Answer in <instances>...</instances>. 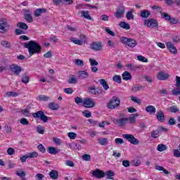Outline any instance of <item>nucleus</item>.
Here are the masks:
<instances>
[{"instance_id":"1","label":"nucleus","mask_w":180,"mask_h":180,"mask_svg":"<svg viewBox=\"0 0 180 180\" xmlns=\"http://www.w3.org/2000/svg\"><path fill=\"white\" fill-rule=\"evenodd\" d=\"M25 49H28L29 55L32 57L34 54L41 53V46L34 41H30L24 44Z\"/></svg>"},{"instance_id":"2","label":"nucleus","mask_w":180,"mask_h":180,"mask_svg":"<svg viewBox=\"0 0 180 180\" xmlns=\"http://www.w3.org/2000/svg\"><path fill=\"white\" fill-rule=\"evenodd\" d=\"M120 41L122 44H124L125 46H127L128 47H131V49H133L134 47H136V46H137V41H136L134 39L122 37L120 39Z\"/></svg>"},{"instance_id":"3","label":"nucleus","mask_w":180,"mask_h":180,"mask_svg":"<svg viewBox=\"0 0 180 180\" xmlns=\"http://www.w3.org/2000/svg\"><path fill=\"white\" fill-rule=\"evenodd\" d=\"M120 105V98L119 97L113 96L108 102L107 108L108 109H116Z\"/></svg>"},{"instance_id":"4","label":"nucleus","mask_w":180,"mask_h":180,"mask_svg":"<svg viewBox=\"0 0 180 180\" xmlns=\"http://www.w3.org/2000/svg\"><path fill=\"white\" fill-rule=\"evenodd\" d=\"M9 22H8V19L1 18L0 19V33H6L9 30Z\"/></svg>"},{"instance_id":"5","label":"nucleus","mask_w":180,"mask_h":180,"mask_svg":"<svg viewBox=\"0 0 180 180\" xmlns=\"http://www.w3.org/2000/svg\"><path fill=\"white\" fill-rule=\"evenodd\" d=\"M88 92L91 95H95L96 96H99L103 94V89L101 87H97L95 86H91L88 87Z\"/></svg>"},{"instance_id":"6","label":"nucleus","mask_w":180,"mask_h":180,"mask_svg":"<svg viewBox=\"0 0 180 180\" xmlns=\"http://www.w3.org/2000/svg\"><path fill=\"white\" fill-rule=\"evenodd\" d=\"M32 116L34 119H40L44 123H47V122H49V117L44 115V112L42 110L33 113Z\"/></svg>"},{"instance_id":"7","label":"nucleus","mask_w":180,"mask_h":180,"mask_svg":"<svg viewBox=\"0 0 180 180\" xmlns=\"http://www.w3.org/2000/svg\"><path fill=\"white\" fill-rule=\"evenodd\" d=\"M123 139H125V140H127L131 144H133L134 146H137V144L140 143V141L139 139H136L134 136L131 134H123L122 135Z\"/></svg>"},{"instance_id":"8","label":"nucleus","mask_w":180,"mask_h":180,"mask_svg":"<svg viewBox=\"0 0 180 180\" xmlns=\"http://www.w3.org/2000/svg\"><path fill=\"white\" fill-rule=\"evenodd\" d=\"M145 25L148 27H151V28L158 27V21L153 18L147 19V20H145Z\"/></svg>"},{"instance_id":"9","label":"nucleus","mask_w":180,"mask_h":180,"mask_svg":"<svg viewBox=\"0 0 180 180\" xmlns=\"http://www.w3.org/2000/svg\"><path fill=\"white\" fill-rule=\"evenodd\" d=\"M125 11L126 8L124 6H119L117 8V11L115 13V18H117V19L123 18Z\"/></svg>"},{"instance_id":"10","label":"nucleus","mask_w":180,"mask_h":180,"mask_svg":"<svg viewBox=\"0 0 180 180\" xmlns=\"http://www.w3.org/2000/svg\"><path fill=\"white\" fill-rule=\"evenodd\" d=\"M10 70L13 72L14 75L17 77L20 76V72H22V67L18 65H10Z\"/></svg>"},{"instance_id":"11","label":"nucleus","mask_w":180,"mask_h":180,"mask_svg":"<svg viewBox=\"0 0 180 180\" xmlns=\"http://www.w3.org/2000/svg\"><path fill=\"white\" fill-rule=\"evenodd\" d=\"M83 106L84 108H94L95 106V101H93L91 98H84Z\"/></svg>"},{"instance_id":"12","label":"nucleus","mask_w":180,"mask_h":180,"mask_svg":"<svg viewBox=\"0 0 180 180\" xmlns=\"http://www.w3.org/2000/svg\"><path fill=\"white\" fill-rule=\"evenodd\" d=\"M92 175L95 178H97V179H102V178H105V172L99 169H96L93 172Z\"/></svg>"},{"instance_id":"13","label":"nucleus","mask_w":180,"mask_h":180,"mask_svg":"<svg viewBox=\"0 0 180 180\" xmlns=\"http://www.w3.org/2000/svg\"><path fill=\"white\" fill-rule=\"evenodd\" d=\"M90 47L91 50H94V51H101L102 50V47L103 46L102 45V42H93L91 45Z\"/></svg>"},{"instance_id":"14","label":"nucleus","mask_w":180,"mask_h":180,"mask_svg":"<svg viewBox=\"0 0 180 180\" xmlns=\"http://www.w3.org/2000/svg\"><path fill=\"white\" fill-rule=\"evenodd\" d=\"M167 49L170 51V53H172V54H177L178 50L172 44V42L168 41L166 43Z\"/></svg>"},{"instance_id":"15","label":"nucleus","mask_w":180,"mask_h":180,"mask_svg":"<svg viewBox=\"0 0 180 180\" xmlns=\"http://www.w3.org/2000/svg\"><path fill=\"white\" fill-rule=\"evenodd\" d=\"M170 77L169 74L165 72H160L158 74L157 78L160 81H166V79H168Z\"/></svg>"},{"instance_id":"16","label":"nucleus","mask_w":180,"mask_h":180,"mask_svg":"<svg viewBox=\"0 0 180 180\" xmlns=\"http://www.w3.org/2000/svg\"><path fill=\"white\" fill-rule=\"evenodd\" d=\"M79 79H86L89 77V73L86 70H81L77 72Z\"/></svg>"},{"instance_id":"17","label":"nucleus","mask_w":180,"mask_h":180,"mask_svg":"<svg viewBox=\"0 0 180 180\" xmlns=\"http://www.w3.org/2000/svg\"><path fill=\"white\" fill-rule=\"evenodd\" d=\"M25 13L24 18L26 22H27V23H32V22H33V17L32 16L30 11L29 10H25Z\"/></svg>"},{"instance_id":"18","label":"nucleus","mask_w":180,"mask_h":180,"mask_svg":"<svg viewBox=\"0 0 180 180\" xmlns=\"http://www.w3.org/2000/svg\"><path fill=\"white\" fill-rule=\"evenodd\" d=\"M79 15L82 16V18H85V19H88V20H91L92 17L89 15V11H79Z\"/></svg>"},{"instance_id":"19","label":"nucleus","mask_w":180,"mask_h":180,"mask_svg":"<svg viewBox=\"0 0 180 180\" xmlns=\"http://www.w3.org/2000/svg\"><path fill=\"white\" fill-rule=\"evenodd\" d=\"M156 117H157L158 122H165V115H164V112H162V110H160L157 113Z\"/></svg>"},{"instance_id":"20","label":"nucleus","mask_w":180,"mask_h":180,"mask_svg":"<svg viewBox=\"0 0 180 180\" xmlns=\"http://www.w3.org/2000/svg\"><path fill=\"white\" fill-rule=\"evenodd\" d=\"M46 12H47L46 8H37L35 10L34 15L36 18H39L41 16V13H46Z\"/></svg>"},{"instance_id":"21","label":"nucleus","mask_w":180,"mask_h":180,"mask_svg":"<svg viewBox=\"0 0 180 180\" xmlns=\"http://www.w3.org/2000/svg\"><path fill=\"white\" fill-rule=\"evenodd\" d=\"M145 110L147 113H149V115H153V113H155L157 112V109L154 105L146 106Z\"/></svg>"},{"instance_id":"22","label":"nucleus","mask_w":180,"mask_h":180,"mask_svg":"<svg viewBox=\"0 0 180 180\" xmlns=\"http://www.w3.org/2000/svg\"><path fill=\"white\" fill-rule=\"evenodd\" d=\"M128 119L127 118H121L115 120L116 123H117L120 127H123L127 123Z\"/></svg>"},{"instance_id":"23","label":"nucleus","mask_w":180,"mask_h":180,"mask_svg":"<svg viewBox=\"0 0 180 180\" xmlns=\"http://www.w3.org/2000/svg\"><path fill=\"white\" fill-rule=\"evenodd\" d=\"M115 175V172L112 170H108L105 172V176L106 179H112L114 180L113 176Z\"/></svg>"},{"instance_id":"24","label":"nucleus","mask_w":180,"mask_h":180,"mask_svg":"<svg viewBox=\"0 0 180 180\" xmlns=\"http://www.w3.org/2000/svg\"><path fill=\"white\" fill-rule=\"evenodd\" d=\"M126 67L128 68V70H131V71H136V70H139V68H141V65H136L131 63L127 64Z\"/></svg>"},{"instance_id":"25","label":"nucleus","mask_w":180,"mask_h":180,"mask_svg":"<svg viewBox=\"0 0 180 180\" xmlns=\"http://www.w3.org/2000/svg\"><path fill=\"white\" fill-rule=\"evenodd\" d=\"M98 141L100 146H108L109 144V141L108 140V138H98Z\"/></svg>"},{"instance_id":"26","label":"nucleus","mask_w":180,"mask_h":180,"mask_svg":"<svg viewBox=\"0 0 180 180\" xmlns=\"http://www.w3.org/2000/svg\"><path fill=\"white\" fill-rule=\"evenodd\" d=\"M98 81L105 91H108V89H109V84H108V82L106 80L104 79H101Z\"/></svg>"},{"instance_id":"27","label":"nucleus","mask_w":180,"mask_h":180,"mask_svg":"<svg viewBox=\"0 0 180 180\" xmlns=\"http://www.w3.org/2000/svg\"><path fill=\"white\" fill-rule=\"evenodd\" d=\"M122 79L124 81H129L131 79V74L127 71H125L122 73Z\"/></svg>"},{"instance_id":"28","label":"nucleus","mask_w":180,"mask_h":180,"mask_svg":"<svg viewBox=\"0 0 180 180\" xmlns=\"http://www.w3.org/2000/svg\"><path fill=\"white\" fill-rule=\"evenodd\" d=\"M17 27H18V29H21L22 30H27V29H29V26L23 22H18Z\"/></svg>"},{"instance_id":"29","label":"nucleus","mask_w":180,"mask_h":180,"mask_svg":"<svg viewBox=\"0 0 180 180\" xmlns=\"http://www.w3.org/2000/svg\"><path fill=\"white\" fill-rule=\"evenodd\" d=\"M30 81V77H29V75H27V74H23L22 76V79H21V82H22V84H29V82Z\"/></svg>"},{"instance_id":"30","label":"nucleus","mask_w":180,"mask_h":180,"mask_svg":"<svg viewBox=\"0 0 180 180\" xmlns=\"http://www.w3.org/2000/svg\"><path fill=\"white\" fill-rule=\"evenodd\" d=\"M49 176L51 179H58V172L57 170H51L49 172Z\"/></svg>"},{"instance_id":"31","label":"nucleus","mask_w":180,"mask_h":180,"mask_svg":"<svg viewBox=\"0 0 180 180\" xmlns=\"http://www.w3.org/2000/svg\"><path fill=\"white\" fill-rule=\"evenodd\" d=\"M119 26L122 29H125V30H130V25L124 21H122L120 22Z\"/></svg>"},{"instance_id":"32","label":"nucleus","mask_w":180,"mask_h":180,"mask_svg":"<svg viewBox=\"0 0 180 180\" xmlns=\"http://www.w3.org/2000/svg\"><path fill=\"white\" fill-rule=\"evenodd\" d=\"M48 108L51 109V110H58V104L56 103H49Z\"/></svg>"},{"instance_id":"33","label":"nucleus","mask_w":180,"mask_h":180,"mask_svg":"<svg viewBox=\"0 0 180 180\" xmlns=\"http://www.w3.org/2000/svg\"><path fill=\"white\" fill-rule=\"evenodd\" d=\"M155 169H157V171H162L166 175H168V174H169V172L165 169V168H164L162 166L156 165L155 166Z\"/></svg>"},{"instance_id":"34","label":"nucleus","mask_w":180,"mask_h":180,"mask_svg":"<svg viewBox=\"0 0 180 180\" xmlns=\"http://www.w3.org/2000/svg\"><path fill=\"white\" fill-rule=\"evenodd\" d=\"M160 133H161V131H160V129L154 130L151 133V137L153 139H158L160 137Z\"/></svg>"},{"instance_id":"35","label":"nucleus","mask_w":180,"mask_h":180,"mask_svg":"<svg viewBox=\"0 0 180 180\" xmlns=\"http://www.w3.org/2000/svg\"><path fill=\"white\" fill-rule=\"evenodd\" d=\"M48 153H49V154L55 155V154H58V150L55 147L51 146L48 148Z\"/></svg>"},{"instance_id":"36","label":"nucleus","mask_w":180,"mask_h":180,"mask_svg":"<svg viewBox=\"0 0 180 180\" xmlns=\"http://www.w3.org/2000/svg\"><path fill=\"white\" fill-rule=\"evenodd\" d=\"M172 94L174 96H180V87H175L172 90Z\"/></svg>"},{"instance_id":"37","label":"nucleus","mask_w":180,"mask_h":180,"mask_svg":"<svg viewBox=\"0 0 180 180\" xmlns=\"http://www.w3.org/2000/svg\"><path fill=\"white\" fill-rule=\"evenodd\" d=\"M126 18H127V19L128 20H134V15H133V11H128L126 13Z\"/></svg>"},{"instance_id":"38","label":"nucleus","mask_w":180,"mask_h":180,"mask_svg":"<svg viewBox=\"0 0 180 180\" xmlns=\"http://www.w3.org/2000/svg\"><path fill=\"white\" fill-rule=\"evenodd\" d=\"M167 146L161 143L158 145L157 150L158 151H160V153H162V151H165L167 150Z\"/></svg>"},{"instance_id":"39","label":"nucleus","mask_w":180,"mask_h":180,"mask_svg":"<svg viewBox=\"0 0 180 180\" xmlns=\"http://www.w3.org/2000/svg\"><path fill=\"white\" fill-rule=\"evenodd\" d=\"M161 16L162 19H165V20L169 21L171 20V15H169V14L164 12V13H161Z\"/></svg>"},{"instance_id":"40","label":"nucleus","mask_w":180,"mask_h":180,"mask_svg":"<svg viewBox=\"0 0 180 180\" xmlns=\"http://www.w3.org/2000/svg\"><path fill=\"white\" fill-rule=\"evenodd\" d=\"M150 15H151V13L148 11H143L141 12V18H145L146 19H147Z\"/></svg>"},{"instance_id":"41","label":"nucleus","mask_w":180,"mask_h":180,"mask_svg":"<svg viewBox=\"0 0 180 180\" xmlns=\"http://www.w3.org/2000/svg\"><path fill=\"white\" fill-rule=\"evenodd\" d=\"M1 44L3 47H5L6 49L11 48V42L4 40L1 41Z\"/></svg>"},{"instance_id":"42","label":"nucleus","mask_w":180,"mask_h":180,"mask_svg":"<svg viewBox=\"0 0 180 180\" xmlns=\"http://www.w3.org/2000/svg\"><path fill=\"white\" fill-rule=\"evenodd\" d=\"M70 41H72L75 44H77L78 46H82V41L80 39H77L74 37H72L70 39Z\"/></svg>"},{"instance_id":"43","label":"nucleus","mask_w":180,"mask_h":180,"mask_svg":"<svg viewBox=\"0 0 180 180\" xmlns=\"http://www.w3.org/2000/svg\"><path fill=\"white\" fill-rule=\"evenodd\" d=\"M112 81H115L117 84H122V77L120 75H115L112 77Z\"/></svg>"},{"instance_id":"44","label":"nucleus","mask_w":180,"mask_h":180,"mask_svg":"<svg viewBox=\"0 0 180 180\" xmlns=\"http://www.w3.org/2000/svg\"><path fill=\"white\" fill-rule=\"evenodd\" d=\"M6 96H8V98H11V96L13 98H15V96H18L19 93L13 92V91H8L6 93Z\"/></svg>"},{"instance_id":"45","label":"nucleus","mask_w":180,"mask_h":180,"mask_svg":"<svg viewBox=\"0 0 180 180\" xmlns=\"http://www.w3.org/2000/svg\"><path fill=\"white\" fill-rule=\"evenodd\" d=\"M28 158H37L39 153L37 152L29 153L27 154Z\"/></svg>"},{"instance_id":"46","label":"nucleus","mask_w":180,"mask_h":180,"mask_svg":"<svg viewBox=\"0 0 180 180\" xmlns=\"http://www.w3.org/2000/svg\"><path fill=\"white\" fill-rule=\"evenodd\" d=\"M39 100L44 101V102H48V101H50V97L46 95H40L39 96Z\"/></svg>"},{"instance_id":"47","label":"nucleus","mask_w":180,"mask_h":180,"mask_svg":"<svg viewBox=\"0 0 180 180\" xmlns=\"http://www.w3.org/2000/svg\"><path fill=\"white\" fill-rule=\"evenodd\" d=\"M169 112L171 113H177V112H179V109L176 107V105H173L169 108Z\"/></svg>"},{"instance_id":"48","label":"nucleus","mask_w":180,"mask_h":180,"mask_svg":"<svg viewBox=\"0 0 180 180\" xmlns=\"http://www.w3.org/2000/svg\"><path fill=\"white\" fill-rule=\"evenodd\" d=\"M37 131L39 134H44V127L39 125L38 127H37Z\"/></svg>"},{"instance_id":"49","label":"nucleus","mask_w":180,"mask_h":180,"mask_svg":"<svg viewBox=\"0 0 180 180\" xmlns=\"http://www.w3.org/2000/svg\"><path fill=\"white\" fill-rule=\"evenodd\" d=\"M75 64L79 67H84V60L81 59H76L75 60Z\"/></svg>"},{"instance_id":"50","label":"nucleus","mask_w":180,"mask_h":180,"mask_svg":"<svg viewBox=\"0 0 180 180\" xmlns=\"http://www.w3.org/2000/svg\"><path fill=\"white\" fill-rule=\"evenodd\" d=\"M4 130L7 134H12V127H11L9 125H5Z\"/></svg>"},{"instance_id":"51","label":"nucleus","mask_w":180,"mask_h":180,"mask_svg":"<svg viewBox=\"0 0 180 180\" xmlns=\"http://www.w3.org/2000/svg\"><path fill=\"white\" fill-rule=\"evenodd\" d=\"M137 59L142 63H148V60L141 55L138 56Z\"/></svg>"},{"instance_id":"52","label":"nucleus","mask_w":180,"mask_h":180,"mask_svg":"<svg viewBox=\"0 0 180 180\" xmlns=\"http://www.w3.org/2000/svg\"><path fill=\"white\" fill-rule=\"evenodd\" d=\"M68 137H69V139H70L71 140H75V139L77 138V134H75V132H69L68 134Z\"/></svg>"},{"instance_id":"53","label":"nucleus","mask_w":180,"mask_h":180,"mask_svg":"<svg viewBox=\"0 0 180 180\" xmlns=\"http://www.w3.org/2000/svg\"><path fill=\"white\" fill-rule=\"evenodd\" d=\"M89 63H90V65H91V67L99 65V63H98V61L95 60V59L90 58Z\"/></svg>"},{"instance_id":"54","label":"nucleus","mask_w":180,"mask_h":180,"mask_svg":"<svg viewBox=\"0 0 180 180\" xmlns=\"http://www.w3.org/2000/svg\"><path fill=\"white\" fill-rule=\"evenodd\" d=\"M152 9L153 11H157V12H159V13H162V7L158 6H153L152 7Z\"/></svg>"},{"instance_id":"55","label":"nucleus","mask_w":180,"mask_h":180,"mask_svg":"<svg viewBox=\"0 0 180 180\" xmlns=\"http://www.w3.org/2000/svg\"><path fill=\"white\" fill-rule=\"evenodd\" d=\"M169 21L170 22V25H177V23H179L178 18H171Z\"/></svg>"},{"instance_id":"56","label":"nucleus","mask_w":180,"mask_h":180,"mask_svg":"<svg viewBox=\"0 0 180 180\" xmlns=\"http://www.w3.org/2000/svg\"><path fill=\"white\" fill-rule=\"evenodd\" d=\"M20 123H21V124H23V126H27L29 124V120H27V119L26 118H21L20 120Z\"/></svg>"},{"instance_id":"57","label":"nucleus","mask_w":180,"mask_h":180,"mask_svg":"<svg viewBox=\"0 0 180 180\" xmlns=\"http://www.w3.org/2000/svg\"><path fill=\"white\" fill-rule=\"evenodd\" d=\"M115 144L120 146L124 143V141H123V139L122 138H117L115 139Z\"/></svg>"},{"instance_id":"58","label":"nucleus","mask_w":180,"mask_h":180,"mask_svg":"<svg viewBox=\"0 0 180 180\" xmlns=\"http://www.w3.org/2000/svg\"><path fill=\"white\" fill-rule=\"evenodd\" d=\"M82 158L84 161H91V155L84 154L82 156Z\"/></svg>"},{"instance_id":"59","label":"nucleus","mask_w":180,"mask_h":180,"mask_svg":"<svg viewBox=\"0 0 180 180\" xmlns=\"http://www.w3.org/2000/svg\"><path fill=\"white\" fill-rule=\"evenodd\" d=\"M141 89H146V86H135L132 89V91L137 92L138 91H141Z\"/></svg>"},{"instance_id":"60","label":"nucleus","mask_w":180,"mask_h":180,"mask_svg":"<svg viewBox=\"0 0 180 180\" xmlns=\"http://www.w3.org/2000/svg\"><path fill=\"white\" fill-rule=\"evenodd\" d=\"M75 102L77 105H81V103L84 104V100H82L80 97H76L75 98Z\"/></svg>"},{"instance_id":"61","label":"nucleus","mask_w":180,"mask_h":180,"mask_svg":"<svg viewBox=\"0 0 180 180\" xmlns=\"http://www.w3.org/2000/svg\"><path fill=\"white\" fill-rule=\"evenodd\" d=\"M82 115L83 116H84L85 117H91V116H92V114L91 113L90 111L88 110H84L82 112Z\"/></svg>"},{"instance_id":"62","label":"nucleus","mask_w":180,"mask_h":180,"mask_svg":"<svg viewBox=\"0 0 180 180\" xmlns=\"http://www.w3.org/2000/svg\"><path fill=\"white\" fill-rule=\"evenodd\" d=\"M126 119H128L127 122H129L131 124H134V123H136V119L133 116L129 117H126Z\"/></svg>"},{"instance_id":"63","label":"nucleus","mask_w":180,"mask_h":180,"mask_svg":"<svg viewBox=\"0 0 180 180\" xmlns=\"http://www.w3.org/2000/svg\"><path fill=\"white\" fill-rule=\"evenodd\" d=\"M174 157H176L177 158L180 157V151L178 149L174 150Z\"/></svg>"},{"instance_id":"64","label":"nucleus","mask_w":180,"mask_h":180,"mask_svg":"<svg viewBox=\"0 0 180 180\" xmlns=\"http://www.w3.org/2000/svg\"><path fill=\"white\" fill-rule=\"evenodd\" d=\"M176 86L180 87V77L179 76H176Z\"/></svg>"}]
</instances>
